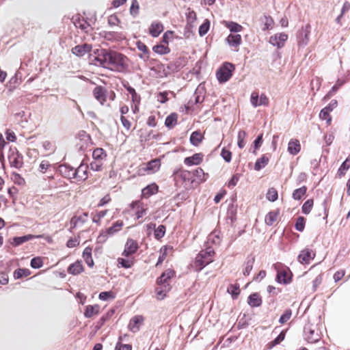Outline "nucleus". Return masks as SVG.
Wrapping results in <instances>:
<instances>
[{
  "instance_id": "39448f33",
  "label": "nucleus",
  "mask_w": 350,
  "mask_h": 350,
  "mask_svg": "<svg viewBox=\"0 0 350 350\" xmlns=\"http://www.w3.org/2000/svg\"><path fill=\"white\" fill-rule=\"evenodd\" d=\"M310 33V25H306L305 27H302L299 31L297 39V44L299 47H305L309 42Z\"/></svg>"
},
{
  "instance_id": "a18cd8bd",
  "label": "nucleus",
  "mask_w": 350,
  "mask_h": 350,
  "mask_svg": "<svg viewBox=\"0 0 350 350\" xmlns=\"http://www.w3.org/2000/svg\"><path fill=\"white\" fill-rule=\"evenodd\" d=\"M30 273H31V271L29 269L19 268L14 271V278L15 279H20L23 277H27V276L29 275Z\"/></svg>"
},
{
  "instance_id": "5701e85b",
  "label": "nucleus",
  "mask_w": 350,
  "mask_h": 350,
  "mask_svg": "<svg viewBox=\"0 0 350 350\" xmlns=\"http://www.w3.org/2000/svg\"><path fill=\"white\" fill-rule=\"evenodd\" d=\"M301 150V145L297 139H291L288 144V152L292 155L297 154Z\"/></svg>"
},
{
  "instance_id": "6e6552de",
  "label": "nucleus",
  "mask_w": 350,
  "mask_h": 350,
  "mask_svg": "<svg viewBox=\"0 0 350 350\" xmlns=\"http://www.w3.org/2000/svg\"><path fill=\"white\" fill-rule=\"evenodd\" d=\"M288 39V35L285 33H278L271 36L269 38V43L280 49L284 46L286 41Z\"/></svg>"
},
{
  "instance_id": "c756f323",
  "label": "nucleus",
  "mask_w": 350,
  "mask_h": 350,
  "mask_svg": "<svg viewBox=\"0 0 350 350\" xmlns=\"http://www.w3.org/2000/svg\"><path fill=\"white\" fill-rule=\"evenodd\" d=\"M100 306L97 304L92 306L88 305L85 306L84 316L86 318H91L93 315L97 314L99 312Z\"/></svg>"
},
{
  "instance_id": "bb28decb",
  "label": "nucleus",
  "mask_w": 350,
  "mask_h": 350,
  "mask_svg": "<svg viewBox=\"0 0 350 350\" xmlns=\"http://www.w3.org/2000/svg\"><path fill=\"white\" fill-rule=\"evenodd\" d=\"M255 261L254 256L250 255L247 257L246 261L245 262L244 268L243 270V274L246 276L249 275L251 271L253 269V265Z\"/></svg>"
},
{
  "instance_id": "9b49d317",
  "label": "nucleus",
  "mask_w": 350,
  "mask_h": 350,
  "mask_svg": "<svg viewBox=\"0 0 350 350\" xmlns=\"http://www.w3.org/2000/svg\"><path fill=\"white\" fill-rule=\"evenodd\" d=\"M250 101L254 107L261 105L267 106L269 104V99L265 94H262L259 96L256 92L252 93Z\"/></svg>"
},
{
  "instance_id": "f8f14e48",
  "label": "nucleus",
  "mask_w": 350,
  "mask_h": 350,
  "mask_svg": "<svg viewBox=\"0 0 350 350\" xmlns=\"http://www.w3.org/2000/svg\"><path fill=\"white\" fill-rule=\"evenodd\" d=\"M101 36L108 41L120 42L126 39V36L122 32L118 31H103Z\"/></svg>"
},
{
  "instance_id": "49530a36",
  "label": "nucleus",
  "mask_w": 350,
  "mask_h": 350,
  "mask_svg": "<svg viewBox=\"0 0 350 350\" xmlns=\"http://www.w3.org/2000/svg\"><path fill=\"white\" fill-rule=\"evenodd\" d=\"M166 228L164 225H159L154 229V237L156 239L160 240L165 234Z\"/></svg>"
},
{
  "instance_id": "c03bdc74",
  "label": "nucleus",
  "mask_w": 350,
  "mask_h": 350,
  "mask_svg": "<svg viewBox=\"0 0 350 350\" xmlns=\"http://www.w3.org/2000/svg\"><path fill=\"white\" fill-rule=\"evenodd\" d=\"M350 167V154L346 159V160L341 164L340 166L338 174L339 176H343L346 171H347Z\"/></svg>"
},
{
  "instance_id": "ea45409f",
  "label": "nucleus",
  "mask_w": 350,
  "mask_h": 350,
  "mask_svg": "<svg viewBox=\"0 0 350 350\" xmlns=\"http://www.w3.org/2000/svg\"><path fill=\"white\" fill-rule=\"evenodd\" d=\"M193 178L196 177L197 180L202 183L205 181L206 178L205 176H208L207 174H205L203 170L200 167L197 168L196 170L192 172Z\"/></svg>"
},
{
  "instance_id": "b1692460",
  "label": "nucleus",
  "mask_w": 350,
  "mask_h": 350,
  "mask_svg": "<svg viewBox=\"0 0 350 350\" xmlns=\"http://www.w3.org/2000/svg\"><path fill=\"white\" fill-rule=\"evenodd\" d=\"M221 241V237H220V232L219 231H213L207 237V245H219L220 244V242Z\"/></svg>"
},
{
  "instance_id": "7ed1b4c3",
  "label": "nucleus",
  "mask_w": 350,
  "mask_h": 350,
  "mask_svg": "<svg viewBox=\"0 0 350 350\" xmlns=\"http://www.w3.org/2000/svg\"><path fill=\"white\" fill-rule=\"evenodd\" d=\"M277 271L276 281L280 284H287L291 282L292 273L288 267L282 268L283 265L278 262L273 265Z\"/></svg>"
},
{
  "instance_id": "a878e982",
  "label": "nucleus",
  "mask_w": 350,
  "mask_h": 350,
  "mask_svg": "<svg viewBox=\"0 0 350 350\" xmlns=\"http://www.w3.org/2000/svg\"><path fill=\"white\" fill-rule=\"evenodd\" d=\"M163 26L161 23H152L149 28L150 34L156 38L163 31Z\"/></svg>"
},
{
  "instance_id": "603ef678",
  "label": "nucleus",
  "mask_w": 350,
  "mask_h": 350,
  "mask_svg": "<svg viewBox=\"0 0 350 350\" xmlns=\"http://www.w3.org/2000/svg\"><path fill=\"white\" fill-rule=\"evenodd\" d=\"M278 217V213L275 212H269L266 216H265V223L268 226H272L273 223L276 221Z\"/></svg>"
},
{
  "instance_id": "2f4dec72",
  "label": "nucleus",
  "mask_w": 350,
  "mask_h": 350,
  "mask_svg": "<svg viewBox=\"0 0 350 350\" xmlns=\"http://www.w3.org/2000/svg\"><path fill=\"white\" fill-rule=\"evenodd\" d=\"M223 23L226 27L233 33L240 32L243 29V27L241 25L233 21H224Z\"/></svg>"
},
{
  "instance_id": "864d4df0",
  "label": "nucleus",
  "mask_w": 350,
  "mask_h": 350,
  "mask_svg": "<svg viewBox=\"0 0 350 350\" xmlns=\"http://www.w3.org/2000/svg\"><path fill=\"white\" fill-rule=\"evenodd\" d=\"M246 136H247V133L245 131H242V130L239 131L238 136H237V139H238L237 145H238L239 148L241 149L243 148L245 145V142L244 139L246 137Z\"/></svg>"
},
{
  "instance_id": "09e8293b",
  "label": "nucleus",
  "mask_w": 350,
  "mask_h": 350,
  "mask_svg": "<svg viewBox=\"0 0 350 350\" xmlns=\"http://www.w3.org/2000/svg\"><path fill=\"white\" fill-rule=\"evenodd\" d=\"M313 200L312 199H308L303 204L301 207V211L304 214L308 215L310 213L312 208L313 206Z\"/></svg>"
},
{
  "instance_id": "ddd939ff",
  "label": "nucleus",
  "mask_w": 350,
  "mask_h": 350,
  "mask_svg": "<svg viewBox=\"0 0 350 350\" xmlns=\"http://www.w3.org/2000/svg\"><path fill=\"white\" fill-rule=\"evenodd\" d=\"M226 41L230 47L234 48V51H238L239 47L242 43L241 36L237 33H230L226 38Z\"/></svg>"
},
{
  "instance_id": "6ab92c4d",
  "label": "nucleus",
  "mask_w": 350,
  "mask_h": 350,
  "mask_svg": "<svg viewBox=\"0 0 350 350\" xmlns=\"http://www.w3.org/2000/svg\"><path fill=\"white\" fill-rule=\"evenodd\" d=\"M107 90L103 86H96L93 90V94L95 98L103 105L107 98Z\"/></svg>"
},
{
  "instance_id": "3c124183",
  "label": "nucleus",
  "mask_w": 350,
  "mask_h": 350,
  "mask_svg": "<svg viewBox=\"0 0 350 350\" xmlns=\"http://www.w3.org/2000/svg\"><path fill=\"white\" fill-rule=\"evenodd\" d=\"M285 338V332L282 331L280 334L271 342L268 344L269 348L271 349L274 346L280 344Z\"/></svg>"
},
{
  "instance_id": "774afa93",
  "label": "nucleus",
  "mask_w": 350,
  "mask_h": 350,
  "mask_svg": "<svg viewBox=\"0 0 350 350\" xmlns=\"http://www.w3.org/2000/svg\"><path fill=\"white\" fill-rule=\"evenodd\" d=\"M118 264L122 267H124V268H126V269L131 267V266L133 265V262L132 261H131L129 260H127V259L122 258H119L118 259Z\"/></svg>"
},
{
  "instance_id": "6e6d98bb",
  "label": "nucleus",
  "mask_w": 350,
  "mask_h": 350,
  "mask_svg": "<svg viewBox=\"0 0 350 350\" xmlns=\"http://www.w3.org/2000/svg\"><path fill=\"white\" fill-rule=\"evenodd\" d=\"M210 28V22L208 20H205L204 23L199 27V35L200 36H203L207 33L208 29Z\"/></svg>"
},
{
  "instance_id": "e433bc0d",
  "label": "nucleus",
  "mask_w": 350,
  "mask_h": 350,
  "mask_svg": "<svg viewBox=\"0 0 350 350\" xmlns=\"http://www.w3.org/2000/svg\"><path fill=\"white\" fill-rule=\"evenodd\" d=\"M107 157L105 151L101 148H97L92 152L93 160L103 161Z\"/></svg>"
},
{
  "instance_id": "c85d7f7f",
  "label": "nucleus",
  "mask_w": 350,
  "mask_h": 350,
  "mask_svg": "<svg viewBox=\"0 0 350 350\" xmlns=\"http://www.w3.org/2000/svg\"><path fill=\"white\" fill-rule=\"evenodd\" d=\"M83 271V267L80 261L71 264L68 268V273L72 275H77Z\"/></svg>"
},
{
  "instance_id": "cd10ccee",
  "label": "nucleus",
  "mask_w": 350,
  "mask_h": 350,
  "mask_svg": "<svg viewBox=\"0 0 350 350\" xmlns=\"http://www.w3.org/2000/svg\"><path fill=\"white\" fill-rule=\"evenodd\" d=\"M247 304L251 307H258L262 304V299L258 293H254L248 297Z\"/></svg>"
},
{
  "instance_id": "680f3d73",
  "label": "nucleus",
  "mask_w": 350,
  "mask_h": 350,
  "mask_svg": "<svg viewBox=\"0 0 350 350\" xmlns=\"http://www.w3.org/2000/svg\"><path fill=\"white\" fill-rule=\"evenodd\" d=\"M200 254L204 255L207 256L208 258H210L211 259H213V257L215 254L214 249L212 247L211 245H207L205 250H202Z\"/></svg>"
},
{
  "instance_id": "9d476101",
  "label": "nucleus",
  "mask_w": 350,
  "mask_h": 350,
  "mask_svg": "<svg viewBox=\"0 0 350 350\" xmlns=\"http://www.w3.org/2000/svg\"><path fill=\"white\" fill-rule=\"evenodd\" d=\"M304 334L306 340L310 343L317 342L320 339L319 334L310 325L304 327Z\"/></svg>"
},
{
  "instance_id": "5fc2aeb1",
  "label": "nucleus",
  "mask_w": 350,
  "mask_h": 350,
  "mask_svg": "<svg viewBox=\"0 0 350 350\" xmlns=\"http://www.w3.org/2000/svg\"><path fill=\"white\" fill-rule=\"evenodd\" d=\"M278 197V191L275 188L271 187V188L269 189V190L267 193V198L269 201L275 202V200H277Z\"/></svg>"
},
{
  "instance_id": "f03ea898",
  "label": "nucleus",
  "mask_w": 350,
  "mask_h": 350,
  "mask_svg": "<svg viewBox=\"0 0 350 350\" xmlns=\"http://www.w3.org/2000/svg\"><path fill=\"white\" fill-rule=\"evenodd\" d=\"M234 68V65L232 63H224L216 72L217 79L219 82H227L232 76Z\"/></svg>"
},
{
  "instance_id": "4468645a",
  "label": "nucleus",
  "mask_w": 350,
  "mask_h": 350,
  "mask_svg": "<svg viewBox=\"0 0 350 350\" xmlns=\"http://www.w3.org/2000/svg\"><path fill=\"white\" fill-rule=\"evenodd\" d=\"M92 49V46L90 44H83L75 46L72 49V53L78 56L83 57L85 54L90 53Z\"/></svg>"
},
{
  "instance_id": "393cba45",
  "label": "nucleus",
  "mask_w": 350,
  "mask_h": 350,
  "mask_svg": "<svg viewBox=\"0 0 350 350\" xmlns=\"http://www.w3.org/2000/svg\"><path fill=\"white\" fill-rule=\"evenodd\" d=\"M144 319L142 316H135L129 322V328L133 332L139 330V324L142 323Z\"/></svg>"
},
{
  "instance_id": "052dcab7",
  "label": "nucleus",
  "mask_w": 350,
  "mask_h": 350,
  "mask_svg": "<svg viewBox=\"0 0 350 350\" xmlns=\"http://www.w3.org/2000/svg\"><path fill=\"white\" fill-rule=\"evenodd\" d=\"M122 337L120 336L118 342L116 343L115 350H132V346L129 344H122L121 342Z\"/></svg>"
},
{
  "instance_id": "2eb2a0df",
  "label": "nucleus",
  "mask_w": 350,
  "mask_h": 350,
  "mask_svg": "<svg viewBox=\"0 0 350 350\" xmlns=\"http://www.w3.org/2000/svg\"><path fill=\"white\" fill-rule=\"evenodd\" d=\"M88 166L81 163L77 168L75 169L74 178L79 181L86 180L88 177Z\"/></svg>"
},
{
  "instance_id": "f257e3e1",
  "label": "nucleus",
  "mask_w": 350,
  "mask_h": 350,
  "mask_svg": "<svg viewBox=\"0 0 350 350\" xmlns=\"http://www.w3.org/2000/svg\"><path fill=\"white\" fill-rule=\"evenodd\" d=\"M94 61L103 68L123 72L128 68V58L123 54L105 49L94 50Z\"/></svg>"
},
{
  "instance_id": "1a4fd4ad",
  "label": "nucleus",
  "mask_w": 350,
  "mask_h": 350,
  "mask_svg": "<svg viewBox=\"0 0 350 350\" xmlns=\"http://www.w3.org/2000/svg\"><path fill=\"white\" fill-rule=\"evenodd\" d=\"M174 271L170 269L165 270L161 276L157 279V284L163 286L164 288L170 289L169 280L174 275Z\"/></svg>"
},
{
  "instance_id": "0e129e2a",
  "label": "nucleus",
  "mask_w": 350,
  "mask_h": 350,
  "mask_svg": "<svg viewBox=\"0 0 350 350\" xmlns=\"http://www.w3.org/2000/svg\"><path fill=\"white\" fill-rule=\"evenodd\" d=\"M103 161L93 160L90 163V168L95 172H98L102 170Z\"/></svg>"
},
{
  "instance_id": "dca6fc26",
  "label": "nucleus",
  "mask_w": 350,
  "mask_h": 350,
  "mask_svg": "<svg viewBox=\"0 0 350 350\" xmlns=\"http://www.w3.org/2000/svg\"><path fill=\"white\" fill-rule=\"evenodd\" d=\"M138 249V244L136 241L129 239L124 246V250L122 252V255L124 256H129L131 254H135Z\"/></svg>"
},
{
  "instance_id": "bf43d9fd",
  "label": "nucleus",
  "mask_w": 350,
  "mask_h": 350,
  "mask_svg": "<svg viewBox=\"0 0 350 350\" xmlns=\"http://www.w3.org/2000/svg\"><path fill=\"white\" fill-rule=\"evenodd\" d=\"M30 265L33 269H39L43 266V261L40 257H34L31 260Z\"/></svg>"
},
{
  "instance_id": "a19ab883",
  "label": "nucleus",
  "mask_w": 350,
  "mask_h": 350,
  "mask_svg": "<svg viewBox=\"0 0 350 350\" xmlns=\"http://www.w3.org/2000/svg\"><path fill=\"white\" fill-rule=\"evenodd\" d=\"M193 97L195 104L202 103L204 100V92L203 89L198 88L194 92Z\"/></svg>"
},
{
  "instance_id": "72a5a7b5",
  "label": "nucleus",
  "mask_w": 350,
  "mask_h": 350,
  "mask_svg": "<svg viewBox=\"0 0 350 350\" xmlns=\"http://www.w3.org/2000/svg\"><path fill=\"white\" fill-rule=\"evenodd\" d=\"M203 135L199 131H193L190 136V142L193 146H198L202 141Z\"/></svg>"
},
{
  "instance_id": "8fccbe9b",
  "label": "nucleus",
  "mask_w": 350,
  "mask_h": 350,
  "mask_svg": "<svg viewBox=\"0 0 350 350\" xmlns=\"http://www.w3.org/2000/svg\"><path fill=\"white\" fill-rule=\"evenodd\" d=\"M152 50L154 53L159 55L167 54L170 52L169 48L163 44L155 45L153 46Z\"/></svg>"
},
{
  "instance_id": "13d9d810",
  "label": "nucleus",
  "mask_w": 350,
  "mask_h": 350,
  "mask_svg": "<svg viewBox=\"0 0 350 350\" xmlns=\"http://www.w3.org/2000/svg\"><path fill=\"white\" fill-rule=\"evenodd\" d=\"M305 218L304 217H298L295 222V229L299 232L304 231L305 228Z\"/></svg>"
},
{
  "instance_id": "37998d69",
  "label": "nucleus",
  "mask_w": 350,
  "mask_h": 350,
  "mask_svg": "<svg viewBox=\"0 0 350 350\" xmlns=\"http://www.w3.org/2000/svg\"><path fill=\"white\" fill-rule=\"evenodd\" d=\"M227 292L232 295L233 299L237 298L240 293L239 286L237 284H230L227 288Z\"/></svg>"
},
{
  "instance_id": "a211bd4d",
  "label": "nucleus",
  "mask_w": 350,
  "mask_h": 350,
  "mask_svg": "<svg viewBox=\"0 0 350 350\" xmlns=\"http://www.w3.org/2000/svg\"><path fill=\"white\" fill-rule=\"evenodd\" d=\"M211 262H213V259L199 253L196 257L195 266L198 270L200 271Z\"/></svg>"
},
{
  "instance_id": "f3484780",
  "label": "nucleus",
  "mask_w": 350,
  "mask_h": 350,
  "mask_svg": "<svg viewBox=\"0 0 350 350\" xmlns=\"http://www.w3.org/2000/svg\"><path fill=\"white\" fill-rule=\"evenodd\" d=\"M59 174L68 179L74 178L75 168L67 163L62 164L58 167Z\"/></svg>"
},
{
  "instance_id": "0eeeda50",
  "label": "nucleus",
  "mask_w": 350,
  "mask_h": 350,
  "mask_svg": "<svg viewBox=\"0 0 350 350\" xmlns=\"http://www.w3.org/2000/svg\"><path fill=\"white\" fill-rule=\"evenodd\" d=\"M316 254L312 249L305 248L300 252L297 260L302 265H308L314 258Z\"/></svg>"
},
{
  "instance_id": "aec40b11",
  "label": "nucleus",
  "mask_w": 350,
  "mask_h": 350,
  "mask_svg": "<svg viewBox=\"0 0 350 350\" xmlns=\"http://www.w3.org/2000/svg\"><path fill=\"white\" fill-rule=\"evenodd\" d=\"M203 157L204 155L202 153H196L191 157H186L184 160V163L189 166L199 165L202 161Z\"/></svg>"
},
{
  "instance_id": "338daca9",
  "label": "nucleus",
  "mask_w": 350,
  "mask_h": 350,
  "mask_svg": "<svg viewBox=\"0 0 350 350\" xmlns=\"http://www.w3.org/2000/svg\"><path fill=\"white\" fill-rule=\"evenodd\" d=\"M221 156L226 162L230 163L231 161L232 152L230 150L223 148L221 152Z\"/></svg>"
},
{
  "instance_id": "de8ad7c7",
  "label": "nucleus",
  "mask_w": 350,
  "mask_h": 350,
  "mask_svg": "<svg viewBox=\"0 0 350 350\" xmlns=\"http://www.w3.org/2000/svg\"><path fill=\"white\" fill-rule=\"evenodd\" d=\"M74 24L76 26V27L80 28L81 29L84 30L85 31H87V29L90 27L89 23L83 18L81 19L79 18L78 19H75V21H74Z\"/></svg>"
},
{
  "instance_id": "423d86ee",
  "label": "nucleus",
  "mask_w": 350,
  "mask_h": 350,
  "mask_svg": "<svg viewBox=\"0 0 350 350\" xmlns=\"http://www.w3.org/2000/svg\"><path fill=\"white\" fill-rule=\"evenodd\" d=\"M123 226L122 221H117L113 226L108 228L104 232L101 233L98 237L99 242H104L107 240L109 236L113 235L115 233L120 231Z\"/></svg>"
},
{
  "instance_id": "e2e57ef3",
  "label": "nucleus",
  "mask_w": 350,
  "mask_h": 350,
  "mask_svg": "<svg viewBox=\"0 0 350 350\" xmlns=\"http://www.w3.org/2000/svg\"><path fill=\"white\" fill-rule=\"evenodd\" d=\"M292 315V311L290 309L286 310L281 315L279 322L283 324L288 321Z\"/></svg>"
},
{
  "instance_id": "20e7f679",
  "label": "nucleus",
  "mask_w": 350,
  "mask_h": 350,
  "mask_svg": "<svg viewBox=\"0 0 350 350\" xmlns=\"http://www.w3.org/2000/svg\"><path fill=\"white\" fill-rule=\"evenodd\" d=\"M8 160L12 167L20 169L23 165V157L16 148H10L8 153Z\"/></svg>"
},
{
  "instance_id": "4d7b16f0",
  "label": "nucleus",
  "mask_w": 350,
  "mask_h": 350,
  "mask_svg": "<svg viewBox=\"0 0 350 350\" xmlns=\"http://www.w3.org/2000/svg\"><path fill=\"white\" fill-rule=\"evenodd\" d=\"M98 297L100 300L108 301L113 299L115 298V295L112 291H103L100 293Z\"/></svg>"
},
{
  "instance_id": "c9c22d12",
  "label": "nucleus",
  "mask_w": 350,
  "mask_h": 350,
  "mask_svg": "<svg viewBox=\"0 0 350 350\" xmlns=\"http://www.w3.org/2000/svg\"><path fill=\"white\" fill-rule=\"evenodd\" d=\"M183 67V64L182 59L180 58L170 62L167 66V68L169 69L172 72H178Z\"/></svg>"
},
{
  "instance_id": "f704fd0d",
  "label": "nucleus",
  "mask_w": 350,
  "mask_h": 350,
  "mask_svg": "<svg viewBox=\"0 0 350 350\" xmlns=\"http://www.w3.org/2000/svg\"><path fill=\"white\" fill-rule=\"evenodd\" d=\"M186 18H187V26L189 28H191L193 26L194 22L196 21V13L191 10L190 8L187 9L186 12Z\"/></svg>"
},
{
  "instance_id": "412c9836",
  "label": "nucleus",
  "mask_w": 350,
  "mask_h": 350,
  "mask_svg": "<svg viewBox=\"0 0 350 350\" xmlns=\"http://www.w3.org/2000/svg\"><path fill=\"white\" fill-rule=\"evenodd\" d=\"M161 167V161L158 159L151 160L146 163L144 170L148 174H153L157 172Z\"/></svg>"
},
{
  "instance_id": "58836bf2",
  "label": "nucleus",
  "mask_w": 350,
  "mask_h": 350,
  "mask_svg": "<svg viewBox=\"0 0 350 350\" xmlns=\"http://www.w3.org/2000/svg\"><path fill=\"white\" fill-rule=\"evenodd\" d=\"M33 236L31 234H27L22 237H16L13 239L12 244L14 246H18L25 242L31 240Z\"/></svg>"
},
{
  "instance_id": "69168bd1",
  "label": "nucleus",
  "mask_w": 350,
  "mask_h": 350,
  "mask_svg": "<svg viewBox=\"0 0 350 350\" xmlns=\"http://www.w3.org/2000/svg\"><path fill=\"white\" fill-rule=\"evenodd\" d=\"M180 177L184 180H191V183L195 181L194 179H193V175L192 172L188 171V170H183L180 172Z\"/></svg>"
},
{
  "instance_id": "4be33fe9",
  "label": "nucleus",
  "mask_w": 350,
  "mask_h": 350,
  "mask_svg": "<svg viewBox=\"0 0 350 350\" xmlns=\"http://www.w3.org/2000/svg\"><path fill=\"white\" fill-rule=\"evenodd\" d=\"M159 187L156 183H151L144 187L142 191V195L145 198H148L150 196L157 193Z\"/></svg>"
},
{
  "instance_id": "473e14b6",
  "label": "nucleus",
  "mask_w": 350,
  "mask_h": 350,
  "mask_svg": "<svg viewBox=\"0 0 350 350\" xmlns=\"http://www.w3.org/2000/svg\"><path fill=\"white\" fill-rule=\"evenodd\" d=\"M178 115L172 113L167 116L165 120V125L167 128L171 129L177 124Z\"/></svg>"
},
{
  "instance_id": "7c9ffc66",
  "label": "nucleus",
  "mask_w": 350,
  "mask_h": 350,
  "mask_svg": "<svg viewBox=\"0 0 350 350\" xmlns=\"http://www.w3.org/2000/svg\"><path fill=\"white\" fill-rule=\"evenodd\" d=\"M83 258L85 261L86 264L90 267H92L94 266V260L92 257V248L90 247H86L83 252Z\"/></svg>"
},
{
  "instance_id": "4c0bfd02",
  "label": "nucleus",
  "mask_w": 350,
  "mask_h": 350,
  "mask_svg": "<svg viewBox=\"0 0 350 350\" xmlns=\"http://www.w3.org/2000/svg\"><path fill=\"white\" fill-rule=\"evenodd\" d=\"M268 163L269 158L265 155H263L256 160L254 165V170L256 171H259L263 167H265L268 164Z\"/></svg>"
},
{
  "instance_id": "79ce46f5",
  "label": "nucleus",
  "mask_w": 350,
  "mask_h": 350,
  "mask_svg": "<svg viewBox=\"0 0 350 350\" xmlns=\"http://www.w3.org/2000/svg\"><path fill=\"white\" fill-rule=\"evenodd\" d=\"M306 191L307 187L306 186H302L301 187L294 190L292 197L294 200H299L306 194Z\"/></svg>"
}]
</instances>
